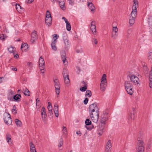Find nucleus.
<instances>
[{"label":"nucleus","instance_id":"32","mask_svg":"<svg viewBox=\"0 0 152 152\" xmlns=\"http://www.w3.org/2000/svg\"><path fill=\"white\" fill-rule=\"evenodd\" d=\"M87 85L85 84V85H84V86L83 87H81L80 88V90L82 91V92H84L86 90V89H87Z\"/></svg>","mask_w":152,"mask_h":152},{"label":"nucleus","instance_id":"37","mask_svg":"<svg viewBox=\"0 0 152 152\" xmlns=\"http://www.w3.org/2000/svg\"><path fill=\"white\" fill-rule=\"evenodd\" d=\"M48 18H52L51 15L50 14L49 11L48 10L47 11L46 13V19Z\"/></svg>","mask_w":152,"mask_h":152},{"label":"nucleus","instance_id":"49","mask_svg":"<svg viewBox=\"0 0 152 152\" xmlns=\"http://www.w3.org/2000/svg\"><path fill=\"white\" fill-rule=\"evenodd\" d=\"M41 112V114H46L45 112V109L44 107H42Z\"/></svg>","mask_w":152,"mask_h":152},{"label":"nucleus","instance_id":"27","mask_svg":"<svg viewBox=\"0 0 152 152\" xmlns=\"http://www.w3.org/2000/svg\"><path fill=\"white\" fill-rule=\"evenodd\" d=\"M127 92L128 94L132 95L134 93L133 88H130V89L127 88V89H126Z\"/></svg>","mask_w":152,"mask_h":152},{"label":"nucleus","instance_id":"25","mask_svg":"<svg viewBox=\"0 0 152 152\" xmlns=\"http://www.w3.org/2000/svg\"><path fill=\"white\" fill-rule=\"evenodd\" d=\"M58 3L61 9L63 10H65L66 7L65 6V3L64 1V0L59 2Z\"/></svg>","mask_w":152,"mask_h":152},{"label":"nucleus","instance_id":"5","mask_svg":"<svg viewBox=\"0 0 152 152\" xmlns=\"http://www.w3.org/2000/svg\"><path fill=\"white\" fill-rule=\"evenodd\" d=\"M21 95L18 94L14 95L13 97H11L10 98H8V99L11 101H16L19 102L21 100Z\"/></svg>","mask_w":152,"mask_h":152},{"label":"nucleus","instance_id":"31","mask_svg":"<svg viewBox=\"0 0 152 152\" xmlns=\"http://www.w3.org/2000/svg\"><path fill=\"white\" fill-rule=\"evenodd\" d=\"M148 55V61L151 63L152 61V52L149 53Z\"/></svg>","mask_w":152,"mask_h":152},{"label":"nucleus","instance_id":"17","mask_svg":"<svg viewBox=\"0 0 152 152\" xmlns=\"http://www.w3.org/2000/svg\"><path fill=\"white\" fill-rule=\"evenodd\" d=\"M125 86L126 89H127V88L130 89V88H133V86L132 84H131L129 81H126L125 82Z\"/></svg>","mask_w":152,"mask_h":152},{"label":"nucleus","instance_id":"61","mask_svg":"<svg viewBox=\"0 0 152 152\" xmlns=\"http://www.w3.org/2000/svg\"><path fill=\"white\" fill-rule=\"evenodd\" d=\"M31 152H37L35 148H30Z\"/></svg>","mask_w":152,"mask_h":152},{"label":"nucleus","instance_id":"19","mask_svg":"<svg viewBox=\"0 0 152 152\" xmlns=\"http://www.w3.org/2000/svg\"><path fill=\"white\" fill-rule=\"evenodd\" d=\"M62 74L64 81V83L65 84H66V67L63 68V71L62 72Z\"/></svg>","mask_w":152,"mask_h":152},{"label":"nucleus","instance_id":"26","mask_svg":"<svg viewBox=\"0 0 152 152\" xmlns=\"http://www.w3.org/2000/svg\"><path fill=\"white\" fill-rule=\"evenodd\" d=\"M52 20V18H48L45 19V22L47 25H48L49 26L51 24Z\"/></svg>","mask_w":152,"mask_h":152},{"label":"nucleus","instance_id":"10","mask_svg":"<svg viewBox=\"0 0 152 152\" xmlns=\"http://www.w3.org/2000/svg\"><path fill=\"white\" fill-rule=\"evenodd\" d=\"M107 81L101 80L100 84V89L102 91H104L107 86Z\"/></svg>","mask_w":152,"mask_h":152},{"label":"nucleus","instance_id":"45","mask_svg":"<svg viewBox=\"0 0 152 152\" xmlns=\"http://www.w3.org/2000/svg\"><path fill=\"white\" fill-rule=\"evenodd\" d=\"M13 109H12V111L13 112L14 111H15L14 114H16L17 113L16 111V107L15 105L13 106Z\"/></svg>","mask_w":152,"mask_h":152},{"label":"nucleus","instance_id":"58","mask_svg":"<svg viewBox=\"0 0 152 152\" xmlns=\"http://www.w3.org/2000/svg\"><path fill=\"white\" fill-rule=\"evenodd\" d=\"M71 45V43L70 42H69L67 40V50L68 49V48H69Z\"/></svg>","mask_w":152,"mask_h":152},{"label":"nucleus","instance_id":"30","mask_svg":"<svg viewBox=\"0 0 152 152\" xmlns=\"http://www.w3.org/2000/svg\"><path fill=\"white\" fill-rule=\"evenodd\" d=\"M15 121L16 124L18 126L20 127L21 126L22 122L20 121L18 119H16Z\"/></svg>","mask_w":152,"mask_h":152},{"label":"nucleus","instance_id":"50","mask_svg":"<svg viewBox=\"0 0 152 152\" xmlns=\"http://www.w3.org/2000/svg\"><path fill=\"white\" fill-rule=\"evenodd\" d=\"M40 102L39 99H38V98H37L36 99V104L37 105H39L40 104Z\"/></svg>","mask_w":152,"mask_h":152},{"label":"nucleus","instance_id":"44","mask_svg":"<svg viewBox=\"0 0 152 152\" xmlns=\"http://www.w3.org/2000/svg\"><path fill=\"white\" fill-rule=\"evenodd\" d=\"M11 139L10 135L9 134H7L6 135V140L7 142H9V141L11 140Z\"/></svg>","mask_w":152,"mask_h":152},{"label":"nucleus","instance_id":"35","mask_svg":"<svg viewBox=\"0 0 152 152\" xmlns=\"http://www.w3.org/2000/svg\"><path fill=\"white\" fill-rule=\"evenodd\" d=\"M62 132L63 133V135L64 136H66V126H63Z\"/></svg>","mask_w":152,"mask_h":152},{"label":"nucleus","instance_id":"2","mask_svg":"<svg viewBox=\"0 0 152 152\" xmlns=\"http://www.w3.org/2000/svg\"><path fill=\"white\" fill-rule=\"evenodd\" d=\"M138 142L137 147V152H144V143L142 141L137 138Z\"/></svg>","mask_w":152,"mask_h":152},{"label":"nucleus","instance_id":"3","mask_svg":"<svg viewBox=\"0 0 152 152\" xmlns=\"http://www.w3.org/2000/svg\"><path fill=\"white\" fill-rule=\"evenodd\" d=\"M4 120L5 123L8 125L11 124L12 120L10 115L9 113H7L4 114Z\"/></svg>","mask_w":152,"mask_h":152},{"label":"nucleus","instance_id":"54","mask_svg":"<svg viewBox=\"0 0 152 152\" xmlns=\"http://www.w3.org/2000/svg\"><path fill=\"white\" fill-rule=\"evenodd\" d=\"M76 52L77 53H81L82 52L83 50H82V49L81 48L80 49H76Z\"/></svg>","mask_w":152,"mask_h":152},{"label":"nucleus","instance_id":"12","mask_svg":"<svg viewBox=\"0 0 152 152\" xmlns=\"http://www.w3.org/2000/svg\"><path fill=\"white\" fill-rule=\"evenodd\" d=\"M135 110V108L133 107L132 108V111L130 113V115H129L128 116V120L131 121H132L133 119L134 120V111Z\"/></svg>","mask_w":152,"mask_h":152},{"label":"nucleus","instance_id":"40","mask_svg":"<svg viewBox=\"0 0 152 152\" xmlns=\"http://www.w3.org/2000/svg\"><path fill=\"white\" fill-rule=\"evenodd\" d=\"M48 111H52V106L51 105V104L50 102H48Z\"/></svg>","mask_w":152,"mask_h":152},{"label":"nucleus","instance_id":"29","mask_svg":"<svg viewBox=\"0 0 152 152\" xmlns=\"http://www.w3.org/2000/svg\"><path fill=\"white\" fill-rule=\"evenodd\" d=\"M92 95V93L90 90H87L86 91L85 94L86 96H88L90 97Z\"/></svg>","mask_w":152,"mask_h":152},{"label":"nucleus","instance_id":"8","mask_svg":"<svg viewBox=\"0 0 152 152\" xmlns=\"http://www.w3.org/2000/svg\"><path fill=\"white\" fill-rule=\"evenodd\" d=\"M129 77L130 78L131 81L133 83L137 84H139L138 82V78L135 75H132L130 76L129 75Z\"/></svg>","mask_w":152,"mask_h":152},{"label":"nucleus","instance_id":"38","mask_svg":"<svg viewBox=\"0 0 152 152\" xmlns=\"http://www.w3.org/2000/svg\"><path fill=\"white\" fill-rule=\"evenodd\" d=\"M16 9L18 12L20 11V9H22L21 6L19 4H16Z\"/></svg>","mask_w":152,"mask_h":152},{"label":"nucleus","instance_id":"47","mask_svg":"<svg viewBox=\"0 0 152 152\" xmlns=\"http://www.w3.org/2000/svg\"><path fill=\"white\" fill-rule=\"evenodd\" d=\"M106 74H104L102 77L101 80L106 81Z\"/></svg>","mask_w":152,"mask_h":152},{"label":"nucleus","instance_id":"21","mask_svg":"<svg viewBox=\"0 0 152 152\" xmlns=\"http://www.w3.org/2000/svg\"><path fill=\"white\" fill-rule=\"evenodd\" d=\"M134 3L132 7V10H137V9L138 6V1H133Z\"/></svg>","mask_w":152,"mask_h":152},{"label":"nucleus","instance_id":"16","mask_svg":"<svg viewBox=\"0 0 152 152\" xmlns=\"http://www.w3.org/2000/svg\"><path fill=\"white\" fill-rule=\"evenodd\" d=\"M56 39H52L51 45L52 49L54 51H56L57 50V47L56 46Z\"/></svg>","mask_w":152,"mask_h":152},{"label":"nucleus","instance_id":"53","mask_svg":"<svg viewBox=\"0 0 152 152\" xmlns=\"http://www.w3.org/2000/svg\"><path fill=\"white\" fill-rule=\"evenodd\" d=\"M92 42H94L95 45H96L97 44V41L96 39H93L92 40Z\"/></svg>","mask_w":152,"mask_h":152},{"label":"nucleus","instance_id":"1","mask_svg":"<svg viewBox=\"0 0 152 152\" xmlns=\"http://www.w3.org/2000/svg\"><path fill=\"white\" fill-rule=\"evenodd\" d=\"M89 112L92 121L96 123L99 119V112L96 102H94L89 105Z\"/></svg>","mask_w":152,"mask_h":152},{"label":"nucleus","instance_id":"14","mask_svg":"<svg viewBox=\"0 0 152 152\" xmlns=\"http://www.w3.org/2000/svg\"><path fill=\"white\" fill-rule=\"evenodd\" d=\"M39 67H41L42 68L45 67V62L44 58L42 56H41L39 61Z\"/></svg>","mask_w":152,"mask_h":152},{"label":"nucleus","instance_id":"55","mask_svg":"<svg viewBox=\"0 0 152 152\" xmlns=\"http://www.w3.org/2000/svg\"><path fill=\"white\" fill-rule=\"evenodd\" d=\"M88 99L87 98H86L84 100L83 102L85 104H86L88 102Z\"/></svg>","mask_w":152,"mask_h":152},{"label":"nucleus","instance_id":"51","mask_svg":"<svg viewBox=\"0 0 152 152\" xmlns=\"http://www.w3.org/2000/svg\"><path fill=\"white\" fill-rule=\"evenodd\" d=\"M30 148H35V146L34 145L33 143L32 142H30Z\"/></svg>","mask_w":152,"mask_h":152},{"label":"nucleus","instance_id":"56","mask_svg":"<svg viewBox=\"0 0 152 152\" xmlns=\"http://www.w3.org/2000/svg\"><path fill=\"white\" fill-rule=\"evenodd\" d=\"M111 148H105V152H111Z\"/></svg>","mask_w":152,"mask_h":152},{"label":"nucleus","instance_id":"59","mask_svg":"<svg viewBox=\"0 0 152 152\" xmlns=\"http://www.w3.org/2000/svg\"><path fill=\"white\" fill-rule=\"evenodd\" d=\"M76 134H77V135L79 136H81V134H82V133H81V132H80V131H77V132H76Z\"/></svg>","mask_w":152,"mask_h":152},{"label":"nucleus","instance_id":"7","mask_svg":"<svg viewBox=\"0 0 152 152\" xmlns=\"http://www.w3.org/2000/svg\"><path fill=\"white\" fill-rule=\"evenodd\" d=\"M31 38L30 41L32 43H33L36 41L37 39V35L36 31H34L32 33Z\"/></svg>","mask_w":152,"mask_h":152},{"label":"nucleus","instance_id":"13","mask_svg":"<svg viewBox=\"0 0 152 152\" xmlns=\"http://www.w3.org/2000/svg\"><path fill=\"white\" fill-rule=\"evenodd\" d=\"M61 56L62 61L64 64L65 63V61L66 60V54L65 51L64 50H62L61 52Z\"/></svg>","mask_w":152,"mask_h":152},{"label":"nucleus","instance_id":"15","mask_svg":"<svg viewBox=\"0 0 152 152\" xmlns=\"http://www.w3.org/2000/svg\"><path fill=\"white\" fill-rule=\"evenodd\" d=\"M58 105L57 104H54L53 110L55 115L56 117H58Z\"/></svg>","mask_w":152,"mask_h":152},{"label":"nucleus","instance_id":"22","mask_svg":"<svg viewBox=\"0 0 152 152\" xmlns=\"http://www.w3.org/2000/svg\"><path fill=\"white\" fill-rule=\"evenodd\" d=\"M23 92L26 96H30V92L27 88H26L24 90H23Z\"/></svg>","mask_w":152,"mask_h":152},{"label":"nucleus","instance_id":"28","mask_svg":"<svg viewBox=\"0 0 152 152\" xmlns=\"http://www.w3.org/2000/svg\"><path fill=\"white\" fill-rule=\"evenodd\" d=\"M62 37L64 41L65 44V41L66 40V31H64L63 32Z\"/></svg>","mask_w":152,"mask_h":152},{"label":"nucleus","instance_id":"33","mask_svg":"<svg viewBox=\"0 0 152 152\" xmlns=\"http://www.w3.org/2000/svg\"><path fill=\"white\" fill-rule=\"evenodd\" d=\"M8 49L10 53H13V54H14V51L15 50V48L14 47H10L8 48Z\"/></svg>","mask_w":152,"mask_h":152},{"label":"nucleus","instance_id":"18","mask_svg":"<svg viewBox=\"0 0 152 152\" xmlns=\"http://www.w3.org/2000/svg\"><path fill=\"white\" fill-rule=\"evenodd\" d=\"M137 10H132L129 16L130 19H135L137 16Z\"/></svg>","mask_w":152,"mask_h":152},{"label":"nucleus","instance_id":"63","mask_svg":"<svg viewBox=\"0 0 152 152\" xmlns=\"http://www.w3.org/2000/svg\"><path fill=\"white\" fill-rule=\"evenodd\" d=\"M149 85L150 88L152 87V80H149Z\"/></svg>","mask_w":152,"mask_h":152},{"label":"nucleus","instance_id":"6","mask_svg":"<svg viewBox=\"0 0 152 152\" xmlns=\"http://www.w3.org/2000/svg\"><path fill=\"white\" fill-rule=\"evenodd\" d=\"M95 24V22L94 21H93L91 22L90 26L91 30L94 35H95L96 33V27Z\"/></svg>","mask_w":152,"mask_h":152},{"label":"nucleus","instance_id":"46","mask_svg":"<svg viewBox=\"0 0 152 152\" xmlns=\"http://www.w3.org/2000/svg\"><path fill=\"white\" fill-rule=\"evenodd\" d=\"M113 32L114 33H117L118 31V29L116 27H113Z\"/></svg>","mask_w":152,"mask_h":152},{"label":"nucleus","instance_id":"34","mask_svg":"<svg viewBox=\"0 0 152 152\" xmlns=\"http://www.w3.org/2000/svg\"><path fill=\"white\" fill-rule=\"evenodd\" d=\"M130 19V18L129 17V23L130 26H132L134 23L135 19Z\"/></svg>","mask_w":152,"mask_h":152},{"label":"nucleus","instance_id":"57","mask_svg":"<svg viewBox=\"0 0 152 152\" xmlns=\"http://www.w3.org/2000/svg\"><path fill=\"white\" fill-rule=\"evenodd\" d=\"M63 144V142L61 140L60 141V142H59L58 146L59 148Z\"/></svg>","mask_w":152,"mask_h":152},{"label":"nucleus","instance_id":"36","mask_svg":"<svg viewBox=\"0 0 152 152\" xmlns=\"http://www.w3.org/2000/svg\"><path fill=\"white\" fill-rule=\"evenodd\" d=\"M111 141L110 140H108L107 142V145L106 146V148H111Z\"/></svg>","mask_w":152,"mask_h":152},{"label":"nucleus","instance_id":"60","mask_svg":"<svg viewBox=\"0 0 152 152\" xmlns=\"http://www.w3.org/2000/svg\"><path fill=\"white\" fill-rule=\"evenodd\" d=\"M28 66L31 67H32V64L31 62H28L27 63Z\"/></svg>","mask_w":152,"mask_h":152},{"label":"nucleus","instance_id":"52","mask_svg":"<svg viewBox=\"0 0 152 152\" xmlns=\"http://www.w3.org/2000/svg\"><path fill=\"white\" fill-rule=\"evenodd\" d=\"M56 92L57 94L58 95L60 92V88H55Z\"/></svg>","mask_w":152,"mask_h":152},{"label":"nucleus","instance_id":"9","mask_svg":"<svg viewBox=\"0 0 152 152\" xmlns=\"http://www.w3.org/2000/svg\"><path fill=\"white\" fill-rule=\"evenodd\" d=\"M107 113L104 112L102 115H101L100 119V122L102 124H104L105 122L107 120L108 116H107Z\"/></svg>","mask_w":152,"mask_h":152},{"label":"nucleus","instance_id":"48","mask_svg":"<svg viewBox=\"0 0 152 152\" xmlns=\"http://www.w3.org/2000/svg\"><path fill=\"white\" fill-rule=\"evenodd\" d=\"M5 37L4 36V34H2V35H0V39L1 40H5Z\"/></svg>","mask_w":152,"mask_h":152},{"label":"nucleus","instance_id":"62","mask_svg":"<svg viewBox=\"0 0 152 152\" xmlns=\"http://www.w3.org/2000/svg\"><path fill=\"white\" fill-rule=\"evenodd\" d=\"M42 117L43 118H45L47 116L46 114H41Z\"/></svg>","mask_w":152,"mask_h":152},{"label":"nucleus","instance_id":"4","mask_svg":"<svg viewBox=\"0 0 152 152\" xmlns=\"http://www.w3.org/2000/svg\"><path fill=\"white\" fill-rule=\"evenodd\" d=\"M85 127L88 130H91L94 128V126L91 124V121L89 119H87L85 121Z\"/></svg>","mask_w":152,"mask_h":152},{"label":"nucleus","instance_id":"43","mask_svg":"<svg viewBox=\"0 0 152 152\" xmlns=\"http://www.w3.org/2000/svg\"><path fill=\"white\" fill-rule=\"evenodd\" d=\"M48 115L50 118H52L53 117V113L52 111H48Z\"/></svg>","mask_w":152,"mask_h":152},{"label":"nucleus","instance_id":"11","mask_svg":"<svg viewBox=\"0 0 152 152\" xmlns=\"http://www.w3.org/2000/svg\"><path fill=\"white\" fill-rule=\"evenodd\" d=\"M148 23L149 27L150 32L152 37V17L150 16L149 17L148 20Z\"/></svg>","mask_w":152,"mask_h":152},{"label":"nucleus","instance_id":"23","mask_svg":"<svg viewBox=\"0 0 152 152\" xmlns=\"http://www.w3.org/2000/svg\"><path fill=\"white\" fill-rule=\"evenodd\" d=\"M54 82L55 83L54 86L55 88H60V84L57 79L54 80Z\"/></svg>","mask_w":152,"mask_h":152},{"label":"nucleus","instance_id":"39","mask_svg":"<svg viewBox=\"0 0 152 152\" xmlns=\"http://www.w3.org/2000/svg\"><path fill=\"white\" fill-rule=\"evenodd\" d=\"M118 34L116 33L112 32V36L114 39H116L118 37Z\"/></svg>","mask_w":152,"mask_h":152},{"label":"nucleus","instance_id":"24","mask_svg":"<svg viewBox=\"0 0 152 152\" xmlns=\"http://www.w3.org/2000/svg\"><path fill=\"white\" fill-rule=\"evenodd\" d=\"M28 45L26 43L22 44L20 48L22 50V51H23L27 49L28 48Z\"/></svg>","mask_w":152,"mask_h":152},{"label":"nucleus","instance_id":"42","mask_svg":"<svg viewBox=\"0 0 152 152\" xmlns=\"http://www.w3.org/2000/svg\"><path fill=\"white\" fill-rule=\"evenodd\" d=\"M53 38L52 39H56V42H57V39L58 38L59 36L57 34H55L53 35Z\"/></svg>","mask_w":152,"mask_h":152},{"label":"nucleus","instance_id":"20","mask_svg":"<svg viewBox=\"0 0 152 152\" xmlns=\"http://www.w3.org/2000/svg\"><path fill=\"white\" fill-rule=\"evenodd\" d=\"M88 6L91 10V11L92 12L95 10V8L91 2H88Z\"/></svg>","mask_w":152,"mask_h":152},{"label":"nucleus","instance_id":"64","mask_svg":"<svg viewBox=\"0 0 152 152\" xmlns=\"http://www.w3.org/2000/svg\"><path fill=\"white\" fill-rule=\"evenodd\" d=\"M8 144L10 145H13V143H12V142L11 140H10V141H9V142H7Z\"/></svg>","mask_w":152,"mask_h":152},{"label":"nucleus","instance_id":"41","mask_svg":"<svg viewBox=\"0 0 152 152\" xmlns=\"http://www.w3.org/2000/svg\"><path fill=\"white\" fill-rule=\"evenodd\" d=\"M71 30V26L70 24L67 20V31H69Z\"/></svg>","mask_w":152,"mask_h":152}]
</instances>
